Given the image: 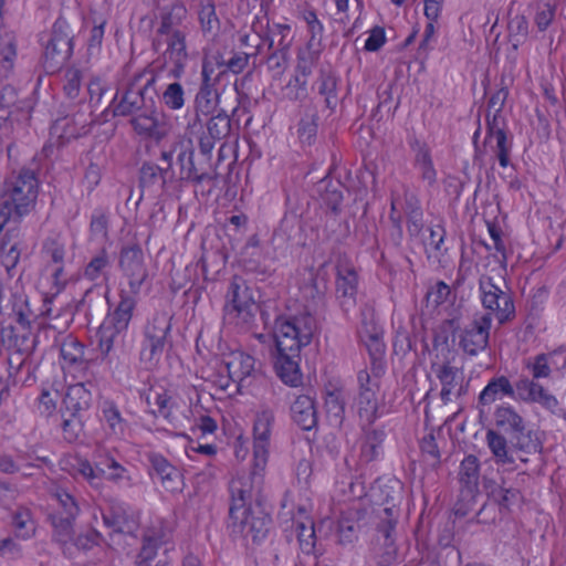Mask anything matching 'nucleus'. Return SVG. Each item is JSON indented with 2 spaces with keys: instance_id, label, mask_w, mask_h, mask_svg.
Returning a JSON list of instances; mask_svg holds the SVG:
<instances>
[{
  "instance_id": "obj_1",
  "label": "nucleus",
  "mask_w": 566,
  "mask_h": 566,
  "mask_svg": "<svg viewBox=\"0 0 566 566\" xmlns=\"http://www.w3.org/2000/svg\"><path fill=\"white\" fill-rule=\"evenodd\" d=\"M230 507L227 528L233 539H249L262 543L273 527L271 513L264 497L254 492L252 483L244 479L232 480L229 485Z\"/></svg>"
},
{
  "instance_id": "obj_2",
  "label": "nucleus",
  "mask_w": 566,
  "mask_h": 566,
  "mask_svg": "<svg viewBox=\"0 0 566 566\" xmlns=\"http://www.w3.org/2000/svg\"><path fill=\"white\" fill-rule=\"evenodd\" d=\"M313 321L301 319V327H295L289 321H275L274 337L276 357L274 367L280 379L291 387L302 384L300 369L301 349L311 344L313 339Z\"/></svg>"
},
{
  "instance_id": "obj_3",
  "label": "nucleus",
  "mask_w": 566,
  "mask_h": 566,
  "mask_svg": "<svg viewBox=\"0 0 566 566\" xmlns=\"http://www.w3.org/2000/svg\"><path fill=\"white\" fill-rule=\"evenodd\" d=\"M39 192L35 171L21 168L6 178L2 187L3 201L0 206V231L13 218L20 220L34 207Z\"/></svg>"
},
{
  "instance_id": "obj_4",
  "label": "nucleus",
  "mask_w": 566,
  "mask_h": 566,
  "mask_svg": "<svg viewBox=\"0 0 566 566\" xmlns=\"http://www.w3.org/2000/svg\"><path fill=\"white\" fill-rule=\"evenodd\" d=\"M157 75L154 70L145 69L136 74L123 92L119 101L114 104V117H132L142 112H154L158 104L156 90Z\"/></svg>"
},
{
  "instance_id": "obj_5",
  "label": "nucleus",
  "mask_w": 566,
  "mask_h": 566,
  "mask_svg": "<svg viewBox=\"0 0 566 566\" xmlns=\"http://www.w3.org/2000/svg\"><path fill=\"white\" fill-rule=\"evenodd\" d=\"M260 306L255 292L245 279L233 275L229 282L222 308L223 319L242 328H251Z\"/></svg>"
},
{
  "instance_id": "obj_6",
  "label": "nucleus",
  "mask_w": 566,
  "mask_h": 566,
  "mask_svg": "<svg viewBox=\"0 0 566 566\" xmlns=\"http://www.w3.org/2000/svg\"><path fill=\"white\" fill-rule=\"evenodd\" d=\"M74 39L75 29L64 17H59L43 42L41 63L46 74L59 72L69 62L74 51Z\"/></svg>"
},
{
  "instance_id": "obj_7",
  "label": "nucleus",
  "mask_w": 566,
  "mask_h": 566,
  "mask_svg": "<svg viewBox=\"0 0 566 566\" xmlns=\"http://www.w3.org/2000/svg\"><path fill=\"white\" fill-rule=\"evenodd\" d=\"M328 290L327 277L319 271L313 269L308 271L300 284L301 297L304 302V313L294 316L280 315L275 321H289L295 327H301V319L311 318L313 321V334L317 329L316 315L325 312L326 293Z\"/></svg>"
},
{
  "instance_id": "obj_8",
  "label": "nucleus",
  "mask_w": 566,
  "mask_h": 566,
  "mask_svg": "<svg viewBox=\"0 0 566 566\" xmlns=\"http://www.w3.org/2000/svg\"><path fill=\"white\" fill-rule=\"evenodd\" d=\"M171 317L166 313H156L143 328L140 360L155 365L159 361L166 346H172Z\"/></svg>"
},
{
  "instance_id": "obj_9",
  "label": "nucleus",
  "mask_w": 566,
  "mask_h": 566,
  "mask_svg": "<svg viewBox=\"0 0 566 566\" xmlns=\"http://www.w3.org/2000/svg\"><path fill=\"white\" fill-rule=\"evenodd\" d=\"M502 284L504 289L486 274L481 275L479 280L482 305L485 310L495 314L500 325L513 321L516 315L511 290L504 281Z\"/></svg>"
},
{
  "instance_id": "obj_10",
  "label": "nucleus",
  "mask_w": 566,
  "mask_h": 566,
  "mask_svg": "<svg viewBox=\"0 0 566 566\" xmlns=\"http://www.w3.org/2000/svg\"><path fill=\"white\" fill-rule=\"evenodd\" d=\"M177 164L179 165V178L176 181L198 187L217 178L211 165V156L209 158L205 157L198 164L195 161V147L190 138L181 140L177 154Z\"/></svg>"
},
{
  "instance_id": "obj_11",
  "label": "nucleus",
  "mask_w": 566,
  "mask_h": 566,
  "mask_svg": "<svg viewBox=\"0 0 566 566\" xmlns=\"http://www.w3.org/2000/svg\"><path fill=\"white\" fill-rule=\"evenodd\" d=\"M118 266L124 276L128 279L129 292L138 295L142 285L148 277L144 252L139 243L124 245L120 249Z\"/></svg>"
},
{
  "instance_id": "obj_12",
  "label": "nucleus",
  "mask_w": 566,
  "mask_h": 566,
  "mask_svg": "<svg viewBox=\"0 0 566 566\" xmlns=\"http://www.w3.org/2000/svg\"><path fill=\"white\" fill-rule=\"evenodd\" d=\"M274 422V413L270 409H263L256 413L253 423V470L254 479L265 469L269 457V441L271 428Z\"/></svg>"
},
{
  "instance_id": "obj_13",
  "label": "nucleus",
  "mask_w": 566,
  "mask_h": 566,
  "mask_svg": "<svg viewBox=\"0 0 566 566\" xmlns=\"http://www.w3.org/2000/svg\"><path fill=\"white\" fill-rule=\"evenodd\" d=\"M104 525L113 534H125L136 536L139 523L137 516L128 505L118 501H111L108 506L102 511Z\"/></svg>"
},
{
  "instance_id": "obj_14",
  "label": "nucleus",
  "mask_w": 566,
  "mask_h": 566,
  "mask_svg": "<svg viewBox=\"0 0 566 566\" xmlns=\"http://www.w3.org/2000/svg\"><path fill=\"white\" fill-rule=\"evenodd\" d=\"M491 324L492 313H484L462 331L459 346L465 354L475 356L488 347Z\"/></svg>"
},
{
  "instance_id": "obj_15",
  "label": "nucleus",
  "mask_w": 566,
  "mask_h": 566,
  "mask_svg": "<svg viewBox=\"0 0 566 566\" xmlns=\"http://www.w3.org/2000/svg\"><path fill=\"white\" fill-rule=\"evenodd\" d=\"M335 296L344 315H348L357 304L358 274L353 266L337 264Z\"/></svg>"
},
{
  "instance_id": "obj_16",
  "label": "nucleus",
  "mask_w": 566,
  "mask_h": 566,
  "mask_svg": "<svg viewBox=\"0 0 566 566\" xmlns=\"http://www.w3.org/2000/svg\"><path fill=\"white\" fill-rule=\"evenodd\" d=\"M513 386L515 400L526 403H539L543 408L557 416L565 415L563 409H557L558 400L556 397L551 395L542 385L535 382L534 379L522 377Z\"/></svg>"
},
{
  "instance_id": "obj_17",
  "label": "nucleus",
  "mask_w": 566,
  "mask_h": 566,
  "mask_svg": "<svg viewBox=\"0 0 566 566\" xmlns=\"http://www.w3.org/2000/svg\"><path fill=\"white\" fill-rule=\"evenodd\" d=\"M176 182L175 172L171 175L158 164L145 160L138 169V188L144 193L167 192Z\"/></svg>"
},
{
  "instance_id": "obj_18",
  "label": "nucleus",
  "mask_w": 566,
  "mask_h": 566,
  "mask_svg": "<svg viewBox=\"0 0 566 566\" xmlns=\"http://www.w3.org/2000/svg\"><path fill=\"white\" fill-rule=\"evenodd\" d=\"M147 459L151 479L157 478L161 486L168 492H180L182 490V474L179 469L157 452L148 453Z\"/></svg>"
},
{
  "instance_id": "obj_19",
  "label": "nucleus",
  "mask_w": 566,
  "mask_h": 566,
  "mask_svg": "<svg viewBox=\"0 0 566 566\" xmlns=\"http://www.w3.org/2000/svg\"><path fill=\"white\" fill-rule=\"evenodd\" d=\"M231 132V119L224 109H220L217 115L211 116L206 130L199 137V150L203 157H210L216 143L228 137Z\"/></svg>"
},
{
  "instance_id": "obj_20",
  "label": "nucleus",
  "mask_w": 566,
  "mask_h": 566,
  "mask_svg": "<svg viewBox=\"0 0 566 566\" xmlns=\"http://www.w3.org/2000/svg\"><path fill=\"white\" fill-rule=\"evenodd\" d=\"M1 340L8 353L33 356L36 348V337L32 336L31 327H20L9 324L1 328Z\"/></svg>"
},
{
  "instance_id": "obj_21",
  "label": "nucleus",
  "mask_w": 566,
  "mask_h": 566,
  "mask_svg": "<svg viewBox=\"0 0 566 566\" xmlns=\"http://www.w3.org/2000/svg\"><path fill=\"white\" fill-rule=\"evenodd\" d=\"M166 35L167 50L165 54L172 62L169 74L175 78H180L185 73L186 63L189 57L186 42L187 31L176 30L174 33H167Z\"/></svg>"
},
{
  "instance_id": "obj_22",
  "label": "nucleus",
  "mask_w": 566,
  "mask_h": 566,
  "mask_svg": "<svg viewBox=\"0 0 566 566\" xmlns=\"http://www.w3.org/2000/svg\"><path fill=\"white\" fill-rule=\"evenodd\" d=\"M163 113L158 109V104L154 106V112H142L130 117L129 124L134 132L143 137L160 140L165 137L166 130L161 124Z\"/></svg>"
},
{
  "instance_id": "obj_23",
  "label": "nucleus",
  "mask_w": 566,
  "mask_h": 566,
  "mask_svg": "<svg viewBox=\"0 0 566 566\" xmlns=\"http://www.w3.org/2000/svg\"><path fill=\"white\" fill-rule=\"evenodd\" d=\"M398 555V548L395 543L392 524H378L374 558L378 566L392 565Z\"/></svg>"
},
{
  "instance_id": "obj_24",
  "label": "nucleus",
  "mask_w": 566,
  "mask_h": 566,
  "mask_svg": "<svg viewBox=\"0 0 566 566\" xmlns=\"http://www.w3.org/2000/svg\"><path fill=\"white\" fill-rule=\"evenodd\" d=\"M91 407V392L83 384L70 386L60 408L61 416L83 417Z\"/></svg>"
},
{
  "instance_id": "obj_25",
  "label": "nucleus",
  "mask_w": 566,
  "mask_h": 566,
  "mask_svg": "<svg viewBox=\"0 0 566 566\" xmlns=\"http://www.w3.org/2000/svg\"><path fill=\"white\" fill-rule=\"evenodd\" d=\"M4 303V315L15 322L20 327H31L36 315L29 306L28 296L22 293H10Z\"/></svg>"
},
{
  "instance_id": "obj_26",
  "label": "nucleus",
  "mask_w": 566,
  "mask_h": 566,
  "mask_svg": "<svg viewBox=\"0 0 566 566\" xmlns=\"http://www.w3.org/2000/svg\"><path fill=\"white\" fill-rule=\"evenodd\" d=\"M291 417L302 430L316 428L318 417L314 399L307 395L298 396L291 405Z\"/></svg>"
},
{
  "instance_id": "obj_27",
  "label": "nucleus",
  "mask_w": 566,
  "mask_h": 566,
  "mask_svg": "<svg viewBox=\"0 0 566 566\" xmlns=\"http://www.w3.org/2000/svg\"><path fill=\"white\" fill-rule=\"evenodd\" d=\"M160 25L157 29V34L164 35L174 33L176 30H186L184 24L188 19V11L181 1H175L169 6H165L160 11Z\"/></svg>"
},
{
  "instance_id": "obj_28",
  "label": "nucleus",
  "mask_w": 566,
  "mask_h": 566,
  "mask_svg": "<svg viewBox=\"0 0 566 566\" xmlns=\"http://www.w3.org/2000/svg\"><path fill=\"white\" fill-rule=\"evenodd\" d=\"M10 526L13 536L20 541L31 539L36 532V522L33 518V513L24 505H18L10 512Z\"/></svg>"
},
{
  "instance_id": "obj_29",
  "label": "nucleus",
  "mask_w": 566,
  "mask_h": 566,
  "mask_svg": "<svg viewBox=\"0 0 566 566\" xmlns=\"http://www.w3.org/2000/svg\"><path fill=\"white\" fill-rule=\"evenodd\" d=\"M137 295L122 291L119 302L113 313L108 314L103 323H108L119 329L127 331L137 305Z\"/></svg>"
},
{
  "instance_id": "obj_30",
  "label": "nucleus",
  "mask_w": 566,
  "mask_h": 566,
  "mask_svg": "<svg viewBox=\"0 0 566 566\" xmlns=\"http://www.w3.org/2000/svg\"><path fill=\"white\" fill-rule=\"evenodd\" d=\"M503 397L515 398L514 386L506 376H495L489 380L480 392L478 406H489Z\"/></svg>"
},
{
  "instance_id": "obj_31",
  "label": "nucleus",
  "mask_w": 566,
  "mask_h": 566,
  "mask_svg": "<svg viewBox=\"0 0 566 566\" xmlns=\"http://www.w3.org/2000/svg\"><path fill=\"white\" fill-rule=\"evenodd\" d=\"M509 441L514 450H518L525 453H535L542 450V442L539 441L537 433L528 428L525 419L510 433Z\"/></svg>"
},
{
  "instance_id": "obj_32",
  "label": "nucleus",
  "mask_w": 566,
  "mask_h": 566,
  "mask_svg": "<svg viewBox=\"0 0 566 566\" xmlns=\"http://www.w3.org/2000/svg\"><path fill=\"white\" fill-rule=\"evenodd\" d=\"M60 354L70 367L86 369L90 360L85 357V346L72 334L63 337L60 344Z\"/></svg>"
},
{
  "instance_id": "obj_33",
  "label": "nucleus",
  "mask_w": 566,
  "mask_h": 566,
  "mask_svg": "<svg viewBox=\"0 0 566 566\" xmlns=\"http://www.w3.org/2000/svg\"><path fill=\"white\" fill-rule=\"evenodd\" d=\"M219 103V93L214 88V81L212 77H201V84L195 97L196 118L199 119V114H212Z\"/></svg>"
},
{
  "instance_id": "obj_34",
  "label": "nucleus",
  "mask_w": 566,
  "mask_h": 566,
  "mask_svg": "<svg viewBox=\"0 0 566 566\" xmlns=\"http://www.w3.org/2000/svg\"><path fill=\"white\" fill-rule=\"evenodd\" d=\"M344 188L345 186L339 180H333L328 176H325L317 182V192L335 216L339 214L342 211Z\"/></svg>"
},
{
  "instance_id": "obj_35",
  "label": "nucleus",
  "mask_w": 566,
  "mask_h": 566,
  "mask_svg": "<svg viewBox=\"0 0 566 566\" xmlns=\"http://www.w3.org/2000/svg\"><path fill=\"white\" fill-rule=\"evenodd\" d=\"M431 370L436 374L437 378L442 385L440 397L443 403L450 401V395L455 386L459 384L460 369L450 365L446 359L442 364L437 361L431 363Z\"/></svg>"
},
{
  "instance_id": "obj_36",
  "label": "nucleus",
  "mask_w": 566,
  "mask_h": 566,
  "mask_svg": "<svg viewBox=\"0 0 566 566\" xmlns=\"http://www.w3.org/2000/svg\"><path fill=\"white\" fill-rule=\"evenodd\" d=\"M494 137L496 139V157L499 159V164L501 167L505 168L510 164V153L512 148V144L507 140L506 132L497 126V116L493 115V118L490 119L488 116L486 119V136L485 143Z\"/></svg>"
},
{
  "instance_id": "obj_37",
  "label": "nucleus",
  "mask_w": 566,
  "mask_h": 566,
  "mask_svg": "<svg viewBox=\"0 0 566 566\" xmlns=\"http://www.w3.org/2000/svg\"><path fill=\"white\" fill-rule=\"evenodd\" d=\"M32 358L33 356L8 353V380L15 385L23 373H25V378L22 380L23 382H27L32 377L34 378L36 366L33 364Z\"/></svg>"
},
{
  "instance_id": "obj_38",
  "label": "nucleus",
  "mask_w": 566,
  "mask_h": 566,
  "mask_svg": "<svg viewBox=\"0 0 566 566\" xmlns=\"http://www.w3.org/2000/svg\"><path fill=\"white\" fill-rule=\"evenodd\" d=\"M480 461L476 455L469 454L460 463L459 481L462 490H468L472 499V492L479 491Z\"/></svg>"
},
{
  "instance_id": "obj_39",
  "label": "nucleus",
  "mask_w": 566,
  "mask_h": 566,
  "mask_svg": "<svg viewBox=\"0 0 566 566\" xmlns=\"http://www.w3.org/2000/svg\"><path fill=\"white\" fill-rule=\"evenodd\" d=\"M325 410L329 422L340 427L345 420L346 395L342 388L328 390L325 395Z\"/></svg>"
},
{
  "instance_id": "obj_40",
  "label": "nucleus",
  "mask_w": 566,
  "mask_h": 566,
  "mask_svg": "<svg viewBox=\"0 0 566 566\" xmlns=\"http://www.w3.org/2000/svg\"><path fill=\"white\" fill-rule=\"evenodd\" d=\"M319 115L314 105H306L297 125V134L302 144L313 145L318 130Z\"/></svg>"
},
{
  "instance_id": "obj_41",
  "label": "nucleus",
  "mask_w": 566,
  "mask_h": 566,
  "mask_svg": "<svg viewBox=\"0 0 566 566\" xmlns=\"http://www.w3.org/2000/svg\"><path fill=\"white\" fill-rule=\"evenodd\" d=\"M411 148L416 151L415 166L420 170L421 179L432 186L437 181V171L434 169L430 148L427 144L415 140Z\"/></svg>"
},
{
  "instance_id": "obj_42",
  "label": "nucleus",
  "mask_w": 566,
  "mask_h": 566,
  "mask_svg": "<svg viewBox=\"0 0 566 566\" xmlns=\"http://www.w3.org/2000/svg\"><path fill=\"white\" fill-rule=\"evenodd\" d=\"M75 461V464H73L74 471L93 486H98L99 481L106 479L108 474L106 457L95 462L94 467L88 460L83 458H76Z\"/></svg>"
},
{
  "instance_id": "obj_43",
  "label": "nucleus",
  "mask_w": 566,
  "mask_h": 566,
  "mask_svg": "<svg viewBox=\"0 0 566 566\" xmlns=\"http://www.w3.org/2000/svg\"><path fill=\"white\" fill-rule=\"evenodd\" d=\"M488 447L496 463L512 464L514 458L509 451V437L497 430L489 429L485 434Z\"/></svg>"
},
{
  "instance_id": "obj_44",
  "label": "nucleus",
  "mask_w": 566,
  "mask_h": 566,
  "mask_svg": "<svg viewBox=\"0 0 566 566\" xmlns=\"http://www.w3.org/2000/svg\"><path fill=\"white\" fill-rule=\"evenodd\" d=\"M126 333L127 331L111 326L108 323H102L97 331V337L103 358H106L117 345L124 343Z\"/></svg>"
},
{
  "instance_id": "obj_45",
  "label": "nucleus",
  "mask_w": 566,
  "mask_h": 566,
  "mask_svg": "<svg viewBox=\"0 0 566 566\" xmlns=\"http://www.w3.org/2000/svg\"><path fill=\"white\" fill-rule=\"evenodd\" d=\"M321 46L315 43H306L304 48H300L296 55L295 72L303 76L312 75L321 59Z\"/></svg>"
},
{
  "instance_id": "obj_46",
  "label": "nucleus",
  "mask_w": 566,
  "mask_h": 566,
  "mask_svg": "<svg viewBox=\"0 0 566 566\" xmlns=\"http://www.w3.org/2000/svg\"><path fill=\"white\" fill-rule=\"evenodd\" d=\"M6 0H0V32L2 31L3 15L2 10ZM17 56V42L12 33L6 32L3 35L0 34V63L6 71H10L13 67V61Z\"/></svg>"
},
{
  "instance_id": "obj_47",
  "label": "nucleus",
  "mask_w": 566,
  "mask_h": 566,
  "mask_svg": "<svg viewBox=\"0 0 566 566\" xmlns=\"http://www.w3.org/2000/svg\"><path fill=\"white\" fill-rule=\"evenodd\" d=\"M494 423L497 431L506 434L507 437L524 419L512 406L500 405L495 408Z\"/></svg>"
},
{
  "instance_id": "obj_48",
  "label": "nucleus",
  "mask_w": 566,
  "mask_h": 566,
  "mask_svg": "<svg viewBox=\"0 0 566 566\" xmlns=\"http://www.w3.org/2000/svg\"><path fill=\"white\" fill-rule=\"evenodd\" d=\"M357 405L360 419L365 420L367 426H371L379 417L376 391L366 388L358 391Z\"/></svg>"
},
{
  "instance_id": "obj_49",
  "label": "nucleus",
  "mask_w": 566,
  "mask_h": 566,
  "mask_svg": "<svg viewBox=\"0 0 566 566\" xmlns=\"http://www.w3.org/2000/svg\"><path fill=\"white\" fill-rule=\"evenodd\" d=\"M49 520L53 526V539L65 545L73 539L75 518L65 516L64 513H52Z\"/></svg>"
},
{
  "instance_id": "obj_50",
  "label": "nucleus",
  "mask_w": 566,
  "mask_h": 566,
  "mask_svg": "<svg viewBox=\"0 0 566 566\" xmlns=\"http://www.w3.org/2000/svg\"><path fill=\"white\" fill-rule=\"evenodd\" d=\"M460 331V322L458 318H448L442 321L436 328H433L432 346L434 349L439 347H447L448 353L449 340L454 342L455 335Z\"/></svg>"
},
{
  "instance_id": "obj_51",
  "label": "nucleus",
  "mask_w": 566,
  "mask_h": 566,
  "mask_svg": "<svg viewBox=\"0 0 566 566\" xmlns=\"http://www.w3.org/2000/svg\"><path fill=\"white\" fill-rule=\"evenodd\" d=\"M269 49L290 51L294 35L290 24L286 23H274L269 28Z\"/></svg>"
},
{
  "instance_id": "obj_52",
  "label": "nucleus",
  "mask_w": 566,
  "mask_h": 566,
  "mask_svg": "<svg viewBox=\"0 0 566 566\" xmlns=\"http://www.w3.org/2000/svg\"><path fill=\"white\" fill-rule=\"evenodd\" d=\"M228 57L229 51L227 48H217L205 51L202 57L201 77H212L216 69L224 70Z\"/></svg>"
},
{
  "instance_id": "obj_53",
  "label": "nucleus",
  "mask_w": 566,
  "mask_h": 566,
  "mask_svg": "<svg viewBox=\"0 0 566 566\" xmlns=\"http://www.w3.org/2000/svg\"><path fill=\"white\" fill-rule=\"evenodd\" d=\"M520 495V491L513 488L494 486L490 493L491 497L497 505L501 514L511 512V506L515 504Z\"/></svg>"
},
{
  "instance_id": "obj_54",
  "label": "nucleus",
  "mask_w": 566,
  "mask_h": 566,
  "mask_svg": "<svg viewBox=\"0 0 566 566\" xmlns=\"http://www.w3.org/2000/svg\"><path fill=\"white\" fill-rule=\"evenodd\" d=\"M199 21L201 30L205 33L218 32L220 29V20L216 13V6L212 0H208L207 3H200Z\"/></svg>"
},
{
  "instance_id": "obj_55",
  "label": "nucleus",
  "mask_w": 566,
  "mask_h": 566,
  "mask_svg": "<svg viewBox=\"0 0 566 566\" xmlns=\"http://www.w3.org/2000/svg\"><path fill=\"white\" fill-rule=\"evenodd\" d=\"M510 42L516 50L527 38L528 22L524 15L516 14L507 24Z\"/></svg>"
},
{
  "instance_id": "obj_56",
  "label": "nucleus",
  "mask_w": 566,
  "mask_h": 566,
  "mask_svg": "<svg viewBox=\"0 0 566 566\" xmlns=\"http://www.w3.org/2000/svg\"><path fill=\"white\" fill-rule=\"evenodd\" d=\"M103 416L111 431L114 434H123L126 428V421L114 402L106 401L103 408Z\"/></svg>"
},
{
  "instance_id": "obj_57",
  "label": "nucleus",
  "mask_w": 566,
  "mask_h": 566,
  "mask_svg": "<svg viewBox=\"0 0 566 566\" xmlns=\"http://www.w3.org/2000/svg\"><path fill=\"white\" fill-rule=\"evenodd\" d=\"M239 262L248 272L264 273V269L262 266V250L242 248L240 251Z\"/></svg>"
},
{
  "instance_id": "obj_58",
  "label": "nucleus",
  "mask_w": 566,
  "mask_h": 566,
  "mask_svg": "<svg viewBox=\"0 0 566 566\" xmlns=\"http://www.w3.org/2000/svg\"><path fill=\"white\" fill-rule=\"evenodd\" d=\"M161 98L169 109H180L185 104V91L182 85L178 82L168 84Z\"/></svg>"
},
{
  "instance_id": "obj_59",
  "label": "nucleus",
  "mask_w": 566,
  "mask_h": 566,
  "mask_svg": "<svg viewBox=\"0 0 566 566\" xmlns=\"http://www.w3.org/2000/svg\"><path fill=\"white\" fill-rule=\"evenodd\" d=\"M63 437L67 442H75L83 434V417L62 416Z\"/></svg>"
},
{
  "instance_id": "obj_60",
  "label": "nucleus",
  "mask_w": 566,
  "mask_h": 566,
  "mask_svg": "<svg viewBox=\"0 0 566 566\" xmlns=\"http://www.w3.org/2000/svg\"><path fill=\"white\" fill-rule=\"evenodd\" d=\"M250 60V55L245 52H235L234 50H229V57L227 60V64L224 70H221L218 74L217 80L220 78L221 75L227 72H231L233 74H240L248 66Z\"/></svg>"
},
{
  "instance_id": "obj_61",
  "label": "nucleus",
  "mask_w": 566,
  "mask_h": 566,
  "mask_svg": "<svg viewBox=\"0 0 566 566\" xmlns=\"http://www.w3.org/2000/svg\"><path fill=\"white\" fill-rule=\"evenodd\" d=\"M420 449L427 461L431 460L430 465L438 469L441 463V454L433 433L423 437Z\"/></svg>"
},
{
  "instance_id": "obj_62",
  "label": "nucleus",
  "mask_w": 566,
  "mask_h": 566,
  "mask_svg": "<svg viewBox=\"0 0 566 566\" xmlns=\"http://www.w3.org/2000/svg\"><path fill=\"white\" fill-rule=\"evenodd\" d=\"M109 266V259L105 248H102L85 268V276L90 280H96L104 269Z\"/></svg>"
},
{
  "instance_id": "obj_63",
  "label": "nucleus",
  "mask_w": 566,
  "mask_h": 566,
  "mask_svg": "<svg viewBox=\"0 0 566 566\" xmlns=\"http://www.w3.org/2000/svg\"><path fill=\"white\" fill-rule=\"evenodd\" d=\"M359 524L350 518L342 517L338 521V537L340 544H352L358 537Z\"/></svg>"
},
{
  "instance_id": "obj_64",
  "label": "nucleus",
  "mask_w": 566,
  "mask_h": 566,
  "mask_svg": "<svg viewBox=\"0 0 566 566\" xmlns=\"http://www.w3.org/2000/svg\"><path fill=\"white\" fill-rule=\"evenodd\" d=\"M18 541L14 536L0 538V558L20 559L23 556V549Z\"/></svg>"
}]
</instances>
